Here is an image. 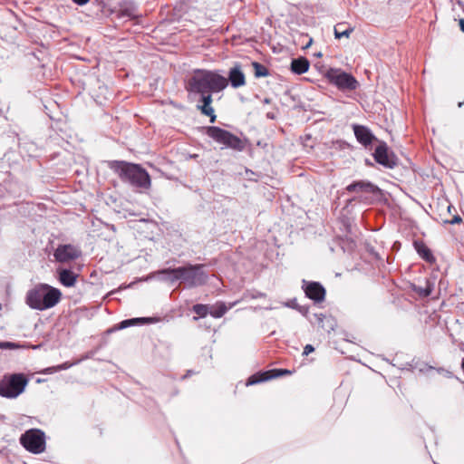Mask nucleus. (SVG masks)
Masks as SVG:
<instances>
[{"label": "nucleus", "mask_w": 464, "mask_h": 464, "mask_svg": "<svg viewBox=\"0 0 464 464\" xmlns=\"http://www.w3.org/2000/svg\"><path fill=\"white\" fill-rule=\"evenodd\" d=\"M82 255L81 250L71 244L59 245L53 253L55 260L59 263H67L77 259Z\"/></svg>", "instance_id": "nucleus-13"}, {"label": "nucleus", "mask_w": 464, "mask_h": 464, "mask_svg": "<svg viewBox=\"0 0 464 464\" xmlns=\"http://www.w3.org/2000/svg\"><path fill=\"white\" fill-rule=\"evenodd\" d=\"M314 351V347L312 344H306L304 348L303 354L308 355L309 353H313Z\"/></svg>", "instance_id": "nucleus-37"}, {"label": "nucleus", "mask_w": 464, "mask_h": 464, "mask_svg": "<svg viewBox=\"0 0 464 464\" xmlns=\"http://www.w3.org/2000/svg\"><path fill=\"white\" fill-rule=\"evenodd\" d=\"M20 443L22 446L29 451V430H25L21 438H20Z\"/></svg>", "instance_id": "nucleus-30"}, {"label": "nucleus", "mask_w": 464, "mask_h": 464, "mask_svg": "<svg viewBox=\"0 0 464 464\" xmlns=\"http://www.w3.org/2000/svg\"><path fill=\"white\" fill-rule=\"evenodd\" d=\"M119 19L139 20L141 14H138V6L133 1L124 0L119 3V8L115 12Z\"/></svg>", "instance_id": "nucleus-15"}, {"label": "nucleus", "mask_w": 464, "mask_h": 464, "mask_svg": "<svg viewBox=\"0 0 464 464\" xmlns=\"http://www.w3.org/2000/svg\"><path fill=\"white\" fill-rule=\"evenodd\" d=\"M48 62L49 58L46 52L39 51L37 53L35 52H31V69L34 71V74L39 81L45 78V67Z\"/></svg>", "instance_id": "nucleus-12"}, {"label": "nucleus", "mask_w": 464, "mask_h": 464, "mask_svg": "<svg viewBox=\"0 0 464 464\" xmlns=\"http://www.w3.org/2000/svg\"><path fill=\"white\" fill-rule=\"evenodd\" d=\"M345 190L349 193H363L372 195L378 198L382 196V190L369 180L360 179L349 184Z\"/></svg>", "instance_id": "nucleus-9"}, {"label": "nucleus", "mask_w": 464, "mask_h": 464, "mask_svg": "<svg viewBox=\"0 0 464 464\" xmlns=\"http://www.w3.org/2000/svg\"><path fill=\"white\" fill-rule=\"evenodd\" d=\"M461 369H462L463 373H464V358L461 361Z\"/></svg>", "instance_id": "nucleus-48"}, {"label": "nucleus", "mask_w": 464, "mask_h": 464, "mask_svg": "<svg viewBox=\"0 0 464 464\" xmlns=\"http://www.w3.org/2000/svg\"><path fill=\"white\" fill-rule=\"evenodd\" d=\"M292 371L287 369H271L264 372H258L253 375H251L247 381L246 385H255L260 382H264L272 379H276L278 377H283L286 375H291Z\"/></svg>", "instance_id": "nucleus-10"}, {"label": "nucleus", "mask_w": 464, "mask_h": 464, "mask_svg": "<svg viewBox=\"0 0 464 464\" xmlns=\"http://www.w3.org/2000/svg\"><path fill=\"white\" fill-rule=\"evenodd\" d=\"M353 130L357 141L365 148L371 146L374 140H378L372 130L364 125L353 124Z\"/></svg>", "instance_id": "nucleus-17"}, {"label": "nucleus", "mask_w": 464, "mask_h": 464, "mask_svg": "<svg viewBox=\"0 0 464 464\" xmlns=\"http://www.w3.org/2000/svg\"><path fill=\"white\" fill-rule=\"evenodd\" d=\"M314 316L316 318L319 324H321L325 318L324 314H314Z\"/></svg>", "instance_id": "nucleus-39"}, {"label": "nucleus", "mask_w": 464, "mask_h": 464, "mask_svg": "<svg viewBox=\"0 0 464 464\" xmlns=\"http://www.w3.org/2000/svg\"><path fill=\"white\" fill-rule=\"evenodd\" d=\"M180 283H183L188 288H194L204 285L208 282V274L204 270V265L188 264L183 266L176 267V271Z\"/></svg>", "instance_id": "nucleus-5"}, {"label": "nucleus", "mask_w": 464, "mask_h": 464, "mask_svg": "<svg viewBox=\"0 0 464 464\" xmlns=\"http://www.w3.org/2000/svg\"><path fill=\"white\" fill-rule=\"evenodd\" d=\"M206 135L226 148L241 152L246 150L247 139L241 140L234 133L218 126H207L203 128Z\"/></svg>", "instance_id": "nucleus-4"}, {"label": "nucleus", "mask_w": 464, "mask_h": 464, "mask_svg": "<svg viewBox=\"0 0 464 464\" xmlns=\"http://www.w3.org/2000/svg\"><path fill=\"white\" fill-rule=\"evenodd\" d=\"M372 156L375 162L385 169H394L399 164L398 157L390 150L385 141H379Z\"/></svg>", "instance_id": "nucleus-8"}, {"label": "nucleus", "mask_w": 464, "mask_h": 464, "mask_svg": "<svg viewBox=\"0 0 464 464\" xmlns=\"http://www.w3.org/2000/svg\"><path fill=\"white\" fill-rule=\"evenodd\" d=\"M324 77L341 92H353L360 85L352 73L346 72L341 68H329L324 73Z\"/></svg>", "instance_id": "nucleus-6"}, {"label": "nucleus", "mask_w": 464, "mask_h": 464, "mask_svg": "<svg viewBox=\"0 0 464 464\" xmlns=\"http://www.w3.org/2000/svg\"><path fill=\"white\" fill-rule=\"evenodd\" d=\"M46 449V436L44 430L31 428L30 430V451L31 454H41Z\"/></svg>", "instance_id": "nucleus-14"}, {"label": "nucleus", "mask_w": 464, "mask_h": 464, "mask_svg": "<svg viewBox=\"0 0 464 464\" xmlns=\"http://www.w3.org/2000/svg\"><path fill=\"white\" fill-rule=\"evenodd\" d=\"M22 208L25 210L26 209V206L25 205H23Z\"/></svg>", "instance_id": "nucleus-51"}, {"label": "nucleus", "mask_w": 464, "mask_h": 464, "mask_svg": "<svg viewBox=\"0 0 464 464\" xmlns=\"http://www.w3.org/2000/svg\"><path fill=\"white\" fill-rule=\"evenodd\" d=\"M310 63L306 57L299 56L297 58H294L291 61L290 70L295 74H303L306 72L309 69Z\"/></svg>", "instance_id": "nucleus-21"}, {"label": "nucleus", "mask_w": 464, "mask_h": 464, "mask_svg": "<svg viewBox=\"0 0 464 464\" xmlns=\"http://www.w3.org/2000/svg\"><path fill=\"white\" fill-rule=\"evenodd\" d=\"M460 30L464 33V19L459 20Z\"/></svg>", "instance_id": "nucleus-43"}, {"label": "nucleus", "mask_w": 464, "mask_h": 464, "mask_svg": "<svg viewBox=\"0 0 464 464\" xmlns=\"http://www.w3.org/2000/svg\"><path fill=\"white\" fill-rule=\"evenodd\" d=\"M74 4L78 5H86L90 0H72Z\"/></svg>", "instance_id": "nucleus-40"}, {"label": "nucleus", "mask_w": 464, "mask_h": 464, "mask_svg": "<svg viewBox=\"0 0 464 464\" xmlns=\"http://www.w3.org/2000/svg\"><path fill=\"white\" fill-rule=\"evenodd\" d=\"M175 271H176V267L163 268V269L157 271L156 276H158V278L160 281L173 285L176 284V282L179 281V278H175V276H178V274Z\"/></svg>", "instance_id": "nucleus-22"}, {"label": "nucleus", "mask_w": 464, "mask_h": 464, "mask_svg": "<svg viewBox=\"0 0 464 464\" xmlns=\"http://www.w3.org/2000/svg\"><path fill=\"white\" fill-rule=\"evenodd\" d=\"M462 106H464V101H463V102H459L458 103V107H459V108H461Z\"/></svg>", "instance_id": "nucleus-47"}, {"label": "nucleus", "mask_w": 464, "mask_h": 464, "mask_svg": "<svg viewBox=\"0 0 464 464\" xmlns=\"http://www.w3.org/2000/svg\"><path fill=\"white\" fill-rule=\"evenodd\" d=\"M79 275L71 268L59 266L56 268V277L59 283L65 287H72L77 282Z\"/></svg>", "instance_id": "nucleus-18"}, {"label": "nucleus", "mask_w": 464, "mask_h": 464, "mask_svg": "<svg viewBox=\"0 0 464 464\" xmlns=\"http://www.w3.org/2000/svg\"><path fill=\"white\" fill-rule=\"evenodd\" d=\"M313 43V39L312 38H309L308 39V42L305 44V45L304 46V48H308Z\"/></svg>", "instance_id": "nucleus-44"}, {"label": "nucleus", "mask_w": 464, "mask_h": 464, "mask_svg": "<svg viewBox=\"0 0 464 464\" xmlns=\"http://www.w3.org/2000/svg\"><path fill=\"white\" fill-rule=\"evenodd\" d=\"M222 78L226 82H227V85L230 84L231 87L235 89L242 87L246 84V76L242 71L241 65L238 63H236L234 66L229 69L227 77L222 75Z\"/></svg>", "instance_id": "nucleus-16"}, {"label": "nucleus", "mask_w": 464, "mask_h": 464, "mask_svg": "<svg viewBox=\"0 0 464 464\" xmlns=\"http://www.w3.org/2000/svg\"><path fill=\"white\" fill-rule=\"evenodd\" d=\"M19 345L15 343L11 342H0V349H14L18 348Z\"/></svg>", "instance_id": "nucleus-31"}, {"label": "nucleus", "mask_w": 464, "mask_h": 464, "mask_svg": "<svg viewBox=\"0 0 464 464\" xmlns=\"http://www.w3.org/2000/svg\"><path fill=\"white\" fill-rule=\"evenodd\" d=\"M265 296H266V294L259 292V291H256V290L246 291L244 294L245 299H257V298H262Z\"/></svg>", "instance_id": "nucleus-29"}, {"label": "nucleus", "mask_w": 464, "mask_h": 464, "mask_svg": "<svg viewBox=\"0 0 464 464\" xmlns=\"http://www.w3.org/2000/svg\"><path fill=\"white\" fill-rule=\"evenodd\" d=\"M108 167L116 173L121 180L130 186L148 189L151 185L150 176L140 164L121 160H111Z\"/></svg>", "instance_id": "nucleus-2"}, {"label": "nucleus", "mask_w": 464, "mask_h": 464, "mask_svg": "<svg viewBox=\"0 0 464 464\" xmlns=\"http://www.w3.org/2000/svg\"><path fill=\"white\" fill-rule=\"evenodd\" d=\"M150 322V317H135L130 319H125L120 322L119 324L113 325L111 328H110L107 333H113L116 331L123 330L130 326H135L138 324H143L146 323Z\"/></svg>", "instance_id": "nucleus-20"}, {"label": "nucleus", "mask_w": 464, "mask_h": 464, "mask_svg": "<svg viewBox=\"0 0 464 464\" xmlns=\"http://www.w3.org/2000/svg\"><path fill=\"white\" fill-rule=\"evenodd\" d=\"M446 222L451 225H456L461 223L462 218L459 215H456L453 217L451 220H447Z\"/></svg>", "instance_id": "nucleus-35"}, {"label": "nucleus", "mask_w": 464, "mask_h": 464, "mask_svg": "<svg viewBox=\"0 0 464 464\" xmlns=\"http://www.w3.org/2000/svg\"><path fill=\"white\" fill-rule=\"evenodd\" d=\"M364 163L368 167H373V162L370 159H365Z\"/></svg>", "instance_id": "nucleus-41"}, {"label": "nucleus", "mask_w": 464, "mask_h": 464, "mask_svg": "<svg viewBox=\"0 0 464 464\" xmlns=\"http://www.w3.org/2000/svg\"><path fill=\"white\" fill-rule=\"evenodd\" d=\"M188 375H191V371H188Z\"/></svg>", "instance_id": "nucleus-53"}, {"label": "nucleus", "mask_w": 464, "mask_h": 464, "mask_svg": "<svg viewBox=\"0 0 464 464\" xmlns=\"http://www.w3.org/2000/svg\"><path fill=\"white\" fill-rule=\"evenodd\" d=\"M30 348H31V349H37V348H38V345H33V344H31V345H30Z\"/></svg>", "instance_id": "nucleus-49"}, {"label": "nucleus", "mask_w": 464, "mask_h": 464, "mask_svg": "<svg viewBox=\"0 0 464 464\" xmlns=\"http://www.w3.org/2000/svg\"><path fill=\"white\" fill-rule=\"evenodd\" d=\"M434 285L429 279L425 280V285H417L415 284H411V289L419 295L420 297H428L431 295L433 291Z\"/></svg>", "instance_id": "nucleus-23"}, {"label": "nucleus", "mask_w": 464, "mask_h": 464, "mask_svg": "<svg viewBox=\"0 0 464 464\" xmlns=\"http://www.w3.org/2000/svg\"><path fill=\"white\" fill-rule=\"evenodd\" d=\"M295 310H297L304 316H307L309 313V306L298 304Z\"/></svg>", "instance_id": "nucleus-33"}, {"label": "nucleus", "mask_w": 464, "mask_h": 464, "mask_svg": "<svg viewBox=\"0 0 464 464\" xmlns=\"http://www.w3.org/2000/svg\"><path fill=\"white\" fill-rule=\"evenodd\" d=\"M285 305H286L287 307L292 308V309H296V307H297V305H298V303H297L296 299L295 298V299L289 300V301L285 304Z\"/></svg>", "instance_id": "nucleus-38"}, {"label": "nucleus", "mask_w": 464, "mask_h": 464, "mask_svg": "<svg viewBox=\"0 0 464 464\" xmlns=\"http://www.w3.org/2000/svg\"><path fill=\"white\" fill-rule=\"evenodd\" d=\"M275 111H268L266 114V117L269 120H276L277 118V113H278V108L276 106H275L274 108Z\"/></svg>", "instance_id": "nucleus-34"}, {"label": "nucleus", "mask_w": 464, "mask_h": 464, "mask_svg": "<svg viewBox=\"0 0 464 464\" xmlns=\"http://www.w3.org/2000/svg\"><path fill=\"white\" fill-rule=\"evenodd\" d=\"M193 312L199 317H205L209 314V307L207 304H197L193 305Z\"/></svg>", "instance_id": "nucleus-28"}, {"label": "nucleus", "mask_w": 464, "mask_h": 464, "mask_svg": "<svg viewBox=\"0 0 464 464\" xmlns=\"http://www.w3.org/2000/svg\"><path fill=\"white\" fill-rule=\"evenodd\" d=\"M99 5H100L102 8H104V7H105V3H104L103 1H100V2H99Z\"/></svg>", "instance_id": "nucleus-46"}, {"label": "nucleus", "mask_w": 464, "mask_h": 464, "mask_svg": "<svg viewBox=\"0 0 464 464\" xmlns=\"http://www.w3.org/2000/svg\"><path fill=\"white\" fill-rule=\"evenodd\" d=\"M305 296L314 301V304H319L324 301L326 291L324 285L316 281L303 280L302 286Z\"/></svg>", "instance_id": "nucleus-11"}, {"label": "nucleus", "mask_w": 464, "mask_h": 464, "mask_svg": "<svg viewBox=\"0 0 464 464\" xmlns=\"http://www.w3.org/2000/svg\"><path fill=\"white\" fill-rule=\"evenodd\" d=\"M334 37L341 39L343 37H349L353 33V28L351 26H345L344 24L339 23L334 26Z\"/></svg>", "instance_id": "nucleus-24"}, {"label": "nucleus", "mask_w": 464, "mask_h": 464, "mask_svg": "<svg viewBox=\"0 0 464 464\" xmlns=\"http://www.w3.org/2000/svg\"><path fill=\"white\" fill-rule=\"evenodd\" d=\"M227 87V82L222 78L219 71L196 69L187 82V91L193 94L199 95L197 109L201 114L209 117V122L214 123L217 120L214 108L212 107V94L219 92Z\"/></svg>", "instance_id": "nucleus-1"}, {"label": "nucleus", "mask_w": 464, "mask_h": 464, "mask_svg": "<svg viewBox=\"0 0 464 464\" xmlns=\"http://www.w3.org/2000/svg\"><path fill=\"white\" fill-rule=\"evenodd\" d=\"M27 384L23 373L5 374L0 380V396L14 399L19 396Z\"/></svg>", "instance_id": "nucleus-7"}, {"label": "nucleus", "mask_w": 464, "mask_h": 464, "mask_svg": "<svg viewBox=\"0 0 464 464\" xmlns=\"http://www.w3.org/2000/svg\"><path fill=\"white\" fill-rule=\"evenodd\" d=\"M413 246L417 254L420 256V257L423 259L425 262L429 264H434L436 262V258L433 256L431 250L427 246V245L422 240H414Z\"/></svg>", "instance_id": "nucleus-19"}, {"label": "nucleus", "mask_w": 464, "mask_h": 464, "mask_svg": "<svg viewBox=\"0 0 464 464\" xmlns=\"http://www.w3.org/2000/svg\"><path fill=\"white\" fill-rule=\"evenodd\" d=\"M62 298L60 289L47 284H38L31 289V308L40 311L54 307Z\"/></svg>", "instance_id": "nucleus-3"}, {"label": "nucleus", "mask_w": 464, "mask_h": 464, "mask_svg": "<svg viewBox=\"0 0 464 464\" xmlns=\"http://www.w3.org/2000/svg\"><path fill=\"white\" fill-rule=\"evenodd\" d=\"M330 329L334 330V325L333 324L330 325Z\"/></svg>", "instance_id": "nucleus-52"}, {"label": "nucleus", "mask_w": 464, "mask_h": 464, "mask_svg": "<svg viewBox=\"0 0 464 464\" xmlns=\"http://www.w3.org/2000/svg\"><path fill=\"white\" fill-rule=\"evenodd\" d=\"M262 102L264 104H271L272 103V100L270 98H265Z\"/></svg>", "instance_id": "nucleus-42"}, {"label": "nucleus", "mask_w": 464, "mask_h": 464, "mask_svg": "<svg viewBox=\"0 0 464 464\" xmlns=\"http://www.w3.org/2000/svg\"><path fill=\"white\" fill-rule=\"evenodd\" d=\"M335 143L338 144V146L341 150H345V149L351 148V145L348 142H346L345 140H337Z\"/></svg>", "instance_id": "nucleus-36"}, {"label": "nucleus", "mask_w": 464, "mask_h": 464, "mask_svg": "<svg viewBox=\"0 0 464 464\" xmlns=\"http://www.w3.org/2000/svg\"><path fill=\"white\" fill-rule=\"evenodd\" d=\"M227 311V307L224 303H218L216 306L209 309V314L214 318L222 317Z\"/></svg>", "instance_id": "nucleus-27"}, {"label": "nucleus", "mask_w": 464, "mask_h": 464, "mask_svg": "<svg viewBox=\"0 0 464 464\" xmlns=\"http://www.w3.org/2000/svg\"><path fill=\"white\" fill-rule=\"evenodd\" d=\"M25 304L29 305V291L26 293L24 296Z\"/></svg>", "instance_id": "nucleus-45"}, {"label": "nucleus", "mask_w": 464, "mask_h": 464, "mask_svg": "<svg viewBox=\"0 0 464 464\" xmlns=\"http://www.w3.org/2000/svg\"><path fill=\"white\" fill-rule=\"evenodd\" d=\"M35 382H36L37 383H40V382H43V380H42V379H40V378H38V379H36V381H35Z\"/></svg>", "instance_id": "nucleus-50"}, {"label": "nucleus", "mask_w": 464, "mask_h": 464, "mask_svg": "<svg viewBox=\"0 0 464 464\" xmlns=\"http://www.w3.org/2000/svg\"><path fill=\"white\" fill-rule=\"evenodd\" d=\"M437 371L440 374L443 375L446 378L451 379L454 377V374L452 372L446 370L444 368H439Z\"/></svg>", "instance_id": "nucleus-32"}, {"label": "nucleus", "mask_w": 464, "mask_h": 464, "mask_svg": "<svg viewBox=\"0 0 464 464\" xmlns=\"http://www.w3.org/2000/svg\"><path fill=\"white\" fill-rule=\"evenodd\" d=\"M252 66L254 68V75L256 78L266 77L269 75V70L264 64L258 62H253Z\"/></svg>", "instance_id": "nucleus-26"}, {"label": "nucleus", "mask_w": 464, "mask_h": 464, "mask_svg": "<svg viewBox=\"0 0 464 464\" xmlns=\"http://www.w3.org/2000/svg\"><path fill=\"white\" fill-rule=\"evenodd\" d=\"M81 362H82V359L76 360L72 362H65L56 365V366L48 367V368L44 369L43 371V372L44 373H53V372H59V371L67 370V369L71 368L72 366L78 364Z\"/></svg>", "instance_id": "nucleus-25"}]
</instances>
